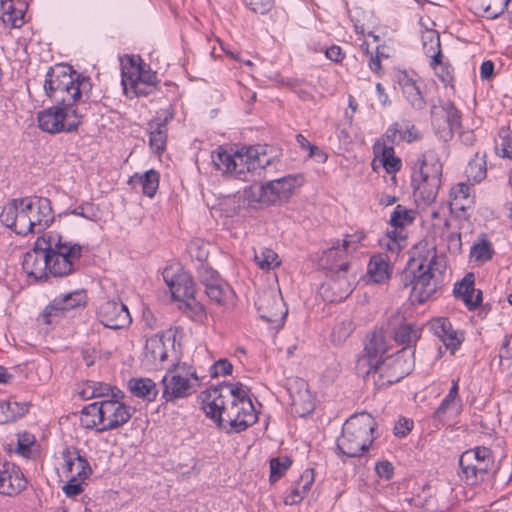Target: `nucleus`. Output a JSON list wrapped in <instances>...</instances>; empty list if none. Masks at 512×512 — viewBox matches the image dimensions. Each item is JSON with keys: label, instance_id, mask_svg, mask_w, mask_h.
Returning a JSON list of instances; mask_svg holds the SVG:
<instances>
[{"label": "nucleus", "instance_id": "obj_1", "mask_svg": "<svg viewBox=\"0 0 512 512\" xmlns=\"http://www.w3.org/2000/svg\"><path fill=\"white\" fill-rule=\"evenodd\" d=\"M82 254L83 246L49 231L39 236L33 248L24 254L22 268L36 282H46L50 277L64 278L79 270Z\"/></svg>", "mask_w": 512, "mask_h": 512}, {"label": "nucleus", "instance_id": "obj_2", "mask_svg": "<svg viewBox=\"0 0 512 512\" xmlns=\"http://www.w3.org/2000/svg\"><path fill=\"white\" fill-rule=\"evenodd\" d=\"M202 409L219 429L226 433H241L253 426L258 415L242 384L223 382L201 393Z\"/></svg>", "mask_w": 512, "mask_h": 512}, {"label": "nucleus", "instance_id": "obj_3", "mask_svg": "<svg viewBox=\"0 0 512 512\" xmlns=\"http://www.w3.org/2000/svg\"><path fill=\"white\" fill-rule=\"evenodd\" d=\"M376 427L375 419L368 412L350 416L343 425L341 437L337 440V449L342 455L350 458L362 456L376 439Z\"/></svg>", "mask_w": 512, "mask_h": 512}, {"label": "nucleus", "instance_id": "obj_4", "mask_svg": "<svg viewBox=\"0 0 512 512\" xmlns=\"http://www.w3.org/2000/svg\"><path fill=\"white\" fill-rule=\"evenodd\" d=\"M436 249L429 264L426 266L424 260L416 263L411 259L404 270L400 273V283L404 288L411 287L410 300L412 304H423L437 293L440 284L435 278L434 271L438 270Z\"/></svg>", "mask_w": 512, "mask_h": 512}, {"label": "nucleus", "instance_id": "obj_5", "mask_svg": "<svg viewBox=\"0 0 512 512\" xmlns=\"http://www.w3.org/2000/svg\"><path fill=\"white\" fill-rule=\"evenodd\" d=\"M442 172L443 165L433 150L422 153L414 163L411 185L414 195L424 204L435 201L441 186Z\"/></svg>", "mask_w": 512, "mask_h": 512}, {"label": "nucleus", "instance_id": "obj_6", "mask_svg": "<svg viewBox=\"0 0 512 512\" xmlns=\"http://www.w3.org/2000/svg\"><path fill=\"white\" fill-rule=\"evenodd\" d=\"M349 244L350 242L347 239H344L341 245L337 241L336 245L324 250L319 259L320 266L331 273V280L327 284V288L330 290H340L337 295L328 299L330 302H340L346 299L352 292L351 284L346 278L350 267L349 262L346 260Z\"/></svg>", "mask_w": 512, "mask_h": 512}, {"label": "nucleus", "instance_id": "obj_7", "mask_svg": "<svg viewBox=\"0 0 512 512\" xmlns=\"http://www.w3.org/2000/svg\"><path fill=\"white\" fill-rule=\"evenodd\" d=\"M87 411L98 414L99 427L97 433L117 429L127 423L133 414V409L122 401L101 400L87 405Z\"/></svg>", "mask_w": 512, "mask_h": 512}, {"label": "nucleus", "instance_id": "obj_8", "mask_svg": "<svg viewBox=\"0 0 512 512\" xmlns=\"http://www.w3.org/2000/svg\"><path fill=\"white\" fill-rule=\"evenodd\" d=\"M68 110L69 109L66 107L55 104V106L38 112V127L42 131L50 134L60 132L72 133L77 131L84 117L74 116Z\"/></svg>", "mask_w": 512, "mask_h": 512}, {"label": "nucleus", "instance_id": "obj_9", "mask_svg": "<svg viewBox=\"0 0 512 512\" xmlns=\"http://www.w3.org/2000/svg\"><path fill=\"white\" fill-rule=\"evenodd\" d=\"M74 85H64L63 92L65 95L59 96L58 101H53L55 104L68 108L69 112L77 117H85V107L90 101V95L93 88L92 80L89 76L79 74V79L74 80Z\"/></svg>", "mask_w": 512, "mask_h": 512}, {"label": "nucleus", "instance_id": "obj_10", "mask_svg": "<svg viewBox=\"0 0 512 512\" xmlns=\"http://www.w3.org/2000/svg\"><path fill=\"white\" fill-rule=\"evenodd\" d=\"M404 352L403 348L396 354L385 358L384 363L375 372V377H372L377 389L395 384L411 373L413 363L404 358Z\"/></svg>", "mask_w": 512, "mask_h": 512}, {"label": "nucleus", "instance_id": "obj_11", "mask_svg": "<svg viewBox=\"0 0 512 512\" xmlns=\"http://www.w3.org/2000/svg\"><path fill=\"white\" fill-rule=\"evenodd\" d=\"M79 74L67 63H59L49 67L43 83L46 96L51 101H58L59 96L65 95L63 92L64 85H74V80L79 79Z\"/></svg>", "mask_w": 512, "mask_h": 512}, {"label": "nucleus", "instance_id": "obj_12", "mask_svg": "<svg viewBox=\"0 0 512 512\" xmlns=\"http://www.w3.org/2000/svg\"><path fill=\"white\" fill-rule=\"evenodd\" d=\"M255 306L260 318L271 324L273 329H279L284 325L287 309L282 298L273 290H263L258 293Z\"/></svg>", "mask_w": 512, "mask_h": 512}, {"label": "nucleus", "instance_id": "obj_13", "mask_svg": "<svg viewBox=\"0 0 512 512\" xmlns=\"http://www.w3.org/2000/svg\"><path fill=\"white\" fill-rule=\"evenodd\" d=\"M86 294L83 290L74 291L61 297H56L39 315L38 321L46 325L58 324L71 309L86 305Z\"/></svg>", "mask_w": 512, "mask_h": 512}, {"label": "nucleus", "instance_id": "obj_14", "mask_svg": "<svg viewBox=\"0 0 512 512\" xmlns=\"http://www.w3.org/2000/svg\"><path fill=\"white\" fill-rule=\"evenodd\" d=\"M286 390L293 414L305 417L315 409V402L306 380L295 377L287 380Z\"/></svg>", "mask_w": 512, "mask_h": 512}, {"label": "nucleus", "instance_id": "obj_15", "mask_svg": "<svg viewBox=\"0 0 512 512\" xmlns=\"http://www.w3.org/2000/svg\"><path fill=\"white\" fill-rule=\"evenodd\" d=\"M440 108L444 112L445 120L441 122L437 117H433L432 125L439 139L448 142L452 140L454 132L459 131L462 127V113L451 100L441 102ZM435 109L436 106L433 105L432 116L436 114Z\"/></svg>", "mask_w": 512, "mask_h": 512}, {"label": "nucleus", "instance_id": "obj_16", "mask_svg": "<svg viewBox=\"0 0 512 512\" xmlns=\"http://www.w3.org/2000/svg\"><path fill=\"white\" fill-rule=\"evenodd\" d=\"M384 353L382 340L373 336L365 344L362 354L357 359L355 366L357 374L367 379L375 377V372L385 361Z\"/></svg>", "mask_w": 512, "mask_h": 512}, {"label": "nucleus", "instance_id": "obj_17", "mask_svg": "<svg viewBox=\"0 0 512 512\" xmlns=\"http://www.w3.org/2000/svg\"><path fill=\"white\" fill-rule=\"evenodd\" d=\"M97 318L104 327L113 330L128 327L132 322L127 306L115 300L103 301L97 309Z\"/></svg>", "mask_w": 512, "mask_h": 512}, {"label": "nucleus", "instance_id": "obj_18", "mask_svg": "<svg viewBox=\"0 0 512 512\" xmlns=\"http://www.w3.org/2000/svg\"><path fill=\"white\" fill-rule=\"evenodd\" d=\"M178 366L179 363L172 364L161 380L163 386L161 399L164 400V403H175L178 399L186 398L193 393L192 385L187 377L179 374L169 376Z\"/></svg>", "mask_w": 512, "mask_h": 512}, {"label": "nucleus", "instance_id": "obj_19", "mask_svg": "<svg viewBox=\"0 0 512 512\" xmlns=\"http://www.w3.org/2000/svg\"><path fill=\"white\" fill-rule=\"evenodd\" d=\"M27 483L19 467L9 462L0 463V494L16 496L26 488Z\"/></svg>", "mask_w": 512, "mask_h": 512}, {"label": "nucleus", "instance_id": "obj_20", "mask_svg": "<svg viewBox=\"0 0 512 512\" xmlns=\"http://www.w3.org/2000/svg\"><path fill=\"white\" fill-rule=\"evenodd\" d=\"M173 118V111H166L164 117L156 116L147 124L150 149L154 154L158 156H160L166 149L168 137L167 125Z\"/></svg>", "mask_w": 512, "mask_h": 512}, {"label": "nucleus", "instance_id": "obj_21", "mask_svg": "<svg viewBox=\"0 0 512 512\" xmlns=\"http://www.w3.org/2000/svg\"><path fill=\"white\" fill-rule=\"evenodd\" d=\"M169 271L165 270L163 273L164 280L169 287L171 296L175 301H182L195 294V283L192 276L180 269L178 272L169 275Z\"/></svg>", "mask_w": 512, "mask_h": 512}, {"label": "nucleus", "instance_id": "obj_22", "mask_svg": "<svg viewBox=\"0 0 512 512\" xmlns=\"http://www.w3.org/2000/svg\"><path fill=\"white\" fill-rule=\"evenodd\" d=\"M474 284L475 276L470 272L461 281L456 282L453 288L454 296L461 299L469 311L476 310L483 300L482 291L476 290Z\"/></svg>", "mask_w": 512, "mask_h": 512}, {"label": "nucleus", "instance_id": "obj_23", "mask_svg": "<svg viewBox=\"0 0 512 512\" xmlns=\"http://www.w3.org/2000/svg\"><path fill=\"white\" fill-rule=\"evenodd\" d=\"M29 215L31 222H34L32 225L35 233L43 232L54 221L51 200L46 197L37 196L34 199L31 198V213Z\"/></svg>", "mask_w": 512, "mask_h": 512}, {"label": "nucleus", "instance_id": "obj_24", "mask_svg": "<svg viewBox=\"0 0 512 512\" xmlns=\"http://www.w3.org/2000/svg\"><path fill=\"white\" fill-rule=\"evenodd\" d=\"M435 335H437L452 354L459 349L464 341L462 331L454 330L451 322L447 318H440L433 324Z\"/></svg>", "mask_w": 512, "mask_h": 512}, {"label": "nucleus", "instance_id": "obj_25", "mask_svg": "<svg viewBox=\"0 0 512 512\" xmlns=\"http://www.w3.org/2000/svg\"><path fill=\"white\" fill-rule=\"evenodd\" d=\"M62 457L65 460L66 470L73 474L76 478L83 481L92 474V469L85 456L80 454V451L73 447L72 450L67 447L62 452Z\"/></svg>", "mask_w": 512, "mask_h": 512}, {"label": "nucleus", "instance_id": "obj_26", "mask_svg": "<svg viewBox=\"0 0 512 512\" xmlns=\"http://www.w3.org/2000/svg\"><path fill=\"white\" fill-rule=\"evenodd\" d=\"M144 356L155 368L162 367V364L168 358L164 334H156L147 339L144 346Z\"/></svg>", "mask_w": 512, "mask_h": 512}, {"label": "nucleus", "instance_id": "obj_27", "mask_svg": "<svg viewBox=\"0 0 512 512\" xmlns=\"http://www.w3.org/2000/svg\"><path fill=\"white\" fill-rule=\"evenodd\" d=\"M1 20L4 24H9L12 28H20L24 24L25 10L23 3L19 0H1L0 1Z\"/></svg>", "mask_w": 512, "mask_h": 512}, {"label": "nucleus", "instance_id": "obj_28", "mask_svg": "<svg viewBox=\"0 0 512 512\" xmlns=\"http://www.w3.org/2000/svg\"><path fill=\"white\" fill-rule=\"evenodd\" d=\"M391 273L389 257L386 254H376L370 258L367 274L371 282L383 283L390 278Z\"/></svg>", "mask_w": 512, "mask_h": 512}, {"label": "nucleus", "instance_id": "obj_29", "mask_svg": "<svg viewBox=\"0 0 512 512\" xmlns=\"http://www.w3.org/2000/svg\"><path fill=\"white\" fill-rule=\"evenodd\" d=\"M14 203H18L20 207L15 221L16 226L13 227V231L22 236H25L28 233H35V229L32 225L34 222H31L29 215V213H31V198L24 197L14 199Z\"/></svg>", "mask_w": 512, "mask_h": 512}, {"label": "nucleus", "instance_id": "obj_30", "mask_svg": "<svg viewBox=\"0 0 512 512\" xmlns=\"http://www.w3.org/2000/svg\"><path fill=\"white\" fill-rule=\"evenodd\" d=\"M128 387L135 397L148 402L155 401L159 393L156 383L150 378H131Z\"/></svg>", "mask_w": 512, "mask_h": 512}, {"label": "nucleus", "instance_id": "obj_31", "mask_svg": "<svg viewBox=\"0 0 512 512\" xmlns=\"http://www.w3.org/2000/svg\"><path fill=\"white\" fill-rule=\"evenodd\" d=\"M159 182L160 174L155 169H150L142 175L135 173L128 180L129 184L140 185L142 188V193L149 198H153L155 196L159 188Z\"/></svg>", "mask_w": 512, "mask_h": 512}, {"label": "nucleus", "instance_id": "obj_32", "mask_svg": "<svg viewBox=\"0 0 512 512\" xmlns=\"http://www.w3.org/2000/svg\"><path fill=\"white\" fill-rule=\"evenodd\" d=\"M423 46L425 54L431 58L430 66L434 71L438 70V67L444 63L439 34L434 30L428 31L423 36Z\"/></svg>", "mask_w": 512, "mask_h": 512}, {"label": "nucleus", "instance_id": "obj_33", "mask_svg": "<svg viewBox=\"0 0 512 512\" xmlns=\"http://www.w3.org/2000/svg\"><path fill=\"white\" fill-rule=\"evenodd\" d=\"M374 153L379 155L381 164L388 174H396L402 168V161L395 156V150L391 146H380L378 140L374 144Z\"/></svg>", "mask_w": 512, "mask_h": 512}, {"label": "nucleus", "instance_id": "obj_34", "mask_svg": "<svg viewBox=\"0 0 512 512\" xmlns=\"http://www.w3.org/2000/svg\"><path fill=\"white\" fill-rule=\"evenodd\" d=\"M273 182L272 185L277 188V191L281 197L282 202H287L296 187H300L304 183V177L302 174L287 175L279 179L270 180Z\"/></svg>", "mask_w": 512, "mask_h": 512}, {"label": "nucleus", "instance_id": "obj_35", "mask_svg": "<svg viewBox=\"0 0 512 512\" xmlns=\"http://www.w3.org/2000/svg\"><path fill=\"white\" fill-rule=\"evenodd\" d=\"M471 454L461 455L459 458V467L461 470L460 477L464 481V483L468 486L478 485L486 480V478L481 475L480 469L472 462L469 461Z\"/></svg>", "mask_w": 512, "mask_h": 512}, {"label": "nucleus", "instance_id": "obj_36", "mask_svg": "<svg viewBox=\"0 0 512 512\" xmlns=\"http://www.w3.org/2000/svg\"><path fill=\"white\" fill-rule=\"evenodd\" d=\"M29 411V404L17 401H0V422L8 423L23 417Z\"/></svg>", "mask_w": 512, "mask_h": 512}, {"label": "nucleus", "instance_id": "obj_37", "mask_svg": "<svg viewBox=\"0 0 512 512\" xmlns=\"http://www.w3.org/2000/svg\"><path fill=\"white\" fill-rule=\"evenodd\" d=\"M482 17L496 19L509 9V0H473Z\"/></svg>", "mask_w": 512, "mask_h": 512}, {"label": "nucleus", "instance_id": "obj_38", "mask_svg": "<svg viewBox=\"0 0 512 512\" xmlns=\"http://www.w3.org/2000/svg\"><path fill=\"white\" fill-rule=\"evenodd\" d=\"M211 157L214 167L220 170L223 175L232 174L233 170L236 169L235 153L229 152L222 146L213 151Z\"/></svg>", "mask_w": 512, "mask_h": 512}, {"label": "nucleus", "instance_id": "obj_39", "mask_svg": "<svg viewBox=\"0 0 512 512\" xmlns=\"http://www.w3.org/2000/svg\"><path fill=\"white\" fill-rule=\"evenodd\" d=\"M421 337V329L415 324L404 323L394 330V340L399 344H415Z\"/></svg>", "mask_w": 512, "mask_h": 512}, {"label": "nucleus", "instance_id": "obj_40", "mask_svg": "<svg viewBox=\"0 0 512 512\" xmlns=\"http://www.w3.org/2000/svg\"><path fill=\"white\" fill-rule=\"evenodd\" d=\"M126 67L122 69V85L124 90L126 91L128 87L133 90L136 96H148L157 90H161L159 86H156L155 83H148L140 85L136 81H132L131 73L126 70Z\"/></svg>", "mask_w": 512, "mask_h": 512}, {"label": "nucleus", "instance_id": "obj_41", "mask_svg": "<svg viewBox=\"0 0 512 512\" xmlns=\"http://www.w3.org/2000/svg\"><path fill=\"white\" fill-rule=\"evenodd\" d=\"M416 218V212L413 209H407L405 206L398 204L389 220V224L396 229H404L411 225Z\"/></svg>", "mask_w": 512, "mask_h": 512}, {"label": "nucleus", "instance_id": "obj_42", "mask_svg": "<svg viewBox=\"0 0 512 512\" xmlns=\"http://www.w3.org/2000/svg\"><path fill=\"white\" fill-rule=\"evenodd\" d=\"M179 309L193 320H201L206 316L204 306L196 300L195 294L180 301Z\"/></svg>", "mask_w": 512, "mask_h": 512}, {"label": "nucleus", "instance_id": "obj_43", "mask_svg": "<svg viewBox=\"0 0 512 512\" xmlns=\"http://www.w3.org/2000/svg\"><path fill=\"white\" fill-rule=\"evenodd\" d=\"M494 253L493 246L485 235L481 242L475 243L470 250L471 257L479 262H487L491 260Z\"/></svg>", "mask_w": 512, "mask_h": 512}, {"label": "nucleus", "instance_id": "obj_44", "mask_svg": "<svg viewBox=\"0 0 512 512\" xmlns=\"http://www.w3.org/2000/svg\"><path fill=\"white\" fill-rule=\"evenodd\" d=\"M292 465V459L288 456L276 457L270 460V482L274 483L282 478Z\"/></svg>", "mask_w": 512, "mask_h": 512}, {"label": "nucleus", "instance_id": "obj_45", "mask_svg": "<svg viewBox=\"0 0 512 512\" xmlns=\"http://www.w3.org/2000/svg\"><path fill=\"white\" fill-rule=\"evenodd\" d=\"M254 260L263 270H270L281 264L277 253L270 248H263L259 253L255 252Z\"/></svg>", "mask_w": 512, "mask_h": 512}, {"label": "nucleus", "instance_id": "obj_46", "mask_svg": "<svg viewBox=\"0 0 512 512\" xmlns=\"http://www.w3.org/2000/svg\"><path fill=\"white\" fill-rule=\"evenodd\" d=\"M471 187L466 183H459L451 192L453 195V204L457 209L464 211L472 202L470 199Z\"/></svg>", "mask_w": 512, "mask_h": 512}, {"label": "nucleus", "instance_id": "obj_47", "mask_svg": "<svg viewBox=\"0 0 512 512\" xmlns=\"http://www.w3.org/2000/svg\"><path fill=\"white\" fill-rule=\"evenodd\" d=\"M205 293L211 301H214L218 305L225 304L226 299L232 293V290L228 285L221 284V281L216 284H209L205 288Z\"/></svg>", "mask_w": 512, "mask_h": 512}, {"label": "nucleus", "instance_id": "obj_48", "mask_svg": "<svg viewBox=\"0 0 512 512\" xmlns=\"http://www.w3.org/2000/svg\"><path fill=\"white\" fill-rule=\"evenodd\" d=\"M36 445V437L28 432L23 431L17 434L16 453L25 458H29L32 454V447Z\"/></svg>", "mask_w": 512, "mask_h": 512}, {"label": "nucleus", "instance_id": "obj_49", "mask_svg": "<svg viewBox=\"0 0 512 512\" xmlns=\"http://www.w3.org/2000/svg\"><path fill=\"white\" fill-rule=\"evenodd\" d=\"M407 101L416 110H423L426 107V100L419 85L415 82L403 90Z\"/></svg>", "mask_w": 512, "mask_h": 512}, {"label": "nucleus", "instance_id": "obj_50", "mask_svg": "<svg viewBox=\"0 0 512 512\" xmlns=\"http://www.w3.org/2000/svg\"><path fill=\"white\" fill-rule=\"evenodd\" d=\"M69 213L94 222H96L100 217V209L92 202H84L72 209Z\"/></svg>", "mask_w": 512, "mask_h": 512}, {"label": "nucleus", "instance_id": "obj_51", "mask_svg": "<svg viewBox=\"0 0 512 512\" xmlns=\"http://www.w3.org/2000/svg\"><path fill=\"white\" fill-rule=\"evenodd\" d=\"M20 205L18 203H14V199H12L7 205H5L0 214V221L8 228L13 230V227L16 226L15 221L18 216V209Z\"/></svg>", "mask_w": 512, "mask_h": 512}, {"label": "nucleus", "instance_id": "obj_52", "mask_svg": "<svg viewBox=\"0 0 512 512\" xmlns=\"http://www.w3.org/2000/svg\"><path fill=\"white\" fill-rule=\"evenodd\" d=\"M383 142L380 143V146H391L394 148V145L402 142L401 138V124L395 122L391 124L382 137Z\"/></svg>", "mask_w": 512, "mask_h": 512}, {"label": "nucleus", "instance_id": "obj_53", "mask_svg": "<svg viewBox=\"0 0 512 512\" xmlns=\"http://www.w3.org/2000/svg\"><path fill=\"white\" fill-rule=\"evenodd\" d=\"M132 81H136L140 85L155 83L156 86H159V81L157 79L156 72L151 71L150 67L146 64L143 67H138V72L131 73Z\"/></svg>", "mask_w": 512, "mask_h": 512}, {"label": "nucleus", "instance_id": "obj_54", "mask_svg": "<svg viewBox=\"0 0 512 512\" xmlns=\"http://www.w3.org/2000/svg\"><path fill=\"white\" fill-rule=\"evenodd\" d=\"M198 277L205 288H207L209 284H216L221 281L218 272L203 263L198 267Z\"/></svg>", "mask_w": 512, "mask_h": 512}, {"label": "nucleus", "instance_id": "obj_55", "mask_svg": "<svg viewBox=\"0 0 512 512\" xmlns=\"http://www.w3.org/2000/svg\"><path fill=\"white\" fill-rule=\"evenodd\" d=\"M244 157L245 155H243L242 152H235L236 169L233 170L231 175H234L238 179H243L242 176L245 175L246 172H249L256 168L253 162H247L246 160H244Z\"/></svg>", "mask_w": 512, "mask_h": 512}, {"label": "nucleus", "instance_id": "obj_56", "mask_svg": "<svg viewBox=\"0 0 512 512\" xmlns=\"http://www.w3.org/2000/svg\"><path fill=\"white\" fill-rule=\"evenodd\" d=\"M233 371L232 363L226 359L221 358L218 361L214 362L209 369L210 376L212 378H217L219 376L230 375Z\"/></svg>", "mask_w": 512, "mask_h": 512}, {"label": "nucleus", "instance_id": "obj_57", "mask_svg": "<svg viewBox=\"0 0 512 512\" xmlns=\"http://www.w3.org/2000/svg\"><path fill=\"white\" fill-rule=\"evenodd\" d=\"M471 454V457L469 458V461H472L475 463L476 461H483V462H490L491 460H494L493 453L491 449L481 446L476 447L474 449L467 450L463 452L461 455H467Z\"/></svg>", "mask_w": 512, "mask_h": 512}, {"label": "nucleus", "instance_id": "obj_58", "mask_svg": "<svg viewBox=\"0 0 512 512\" xmlns=\"http://www.w3.org/2000/svg\"><path fill=\"white\" fill-rule=\"evenodd\" d=\"M273 182H265L262 184L264 192V206L268 207L282 203L281 197L277 191V188L272 185Z\"/></svg>", "mask_w": 512, "mask_h": 512}, {"label": "nucleus", "instance_id": "obj_59", "mask_svg": "<svg viewBox=\"0 0 512 512\" xmlns=\"http://www.w3.org/2000/svg\"><path fill=\"white\" fill-rule=\"evenodd\" d=\"M404 125L401 124V138L402 141L412 143L422 139L421 132L415 127L414 124H410L409 121H404Z\"/></svg>", "mask_w": 512, "mask_h": 512}, {"label": "nucleus", "instance_id": "obj_60", "mask_svg": "<svg viewBox=\"0 0 512 512\" xmlns=\"http://www.w3.org/2000/svg\"><path fill=\"white\" fill-rule=\"evenodd\" d=\"M244 197L250 205L259 203L264 206V192L262 184L259 186L252 185L244 190Z\"/></svg>", "mask_w": 512, "mask_h": 512}, {"label": "nucleus", "instance_id": "obj_61", "mask_svg": "<svg viewBox=\"0 0 512 512\" xmlns=\"http://www.w3.org/2000/svg\"><path fill=\"white\" fill-rule=\"evenodd\" d=\"M502 139L501 148L496 147L497 155L502 158L512 159V134L509 130L505 131V135L500 134Z\"/></svg>", "mask_w": 512, "mask_h": 512}, {"label": "nucleus", "instance_id": "obj_62", "mask_svg": "<svg viewBox=\"0 0 512 512\" xmlns=\"http://www.w3.org/2000/svg\"><path fill=\"white\" fill-rule=\"evenodd\" d=\"M453 67L449 62H444L442 65L438 67V70L435 71L436 75L440 79L445 86L451 85L453 87L454 75H453Z\"/></svg>", "mask_w": 512, "mask_h": 512}, {"label": "nucleus", "instance_id": "obj_63", "mask_svg": "<svg viewBox=\"0 0 512 512\" xmlns=\"http://www.w3.org/2000/svg\"><path fill=\"white\" fill-rule=\"evenodd\" d=\"M89 386L92 387L91 393L88 395L89 398L107 399L111 392V385L106 383L89 381Z\"/></svg>", "mask_w": 512, "mask_h": 512}, {"label": "nucleus", "instance_id": "obj_64", "mask_svg": "<svg viewBox=\"0 0 512 512\" xmlns=\"http://www.w3.org/2000/svg\"><path fill=\"white\" fill-rule=\"evenodd\" d=\"M253 12L259 14H266L273 7V0H243Z\"/></svg>", "mask_w": 512, "mask_h": 512}]
</instances>
